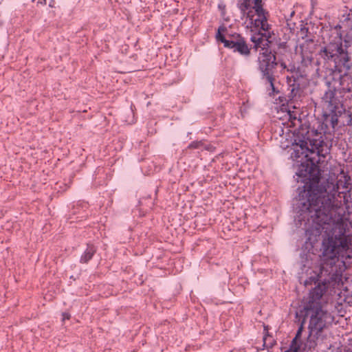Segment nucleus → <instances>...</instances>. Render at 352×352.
I'll return each mask as SVG.
<instances>
[{
	"mask_svg": "<svg viewBox=\"0 0 352 352\" xmlns=\"http://www.w3.org/2000/svg\"><path fill=\"white\" fill-rule=\"evenodd\" d=\"M349 184L341 179L334 183L329 179H309L297 188L298 195L294 200L296 225L303 226L305 244L313 248L324 232L320 263L305 280V287L314 285L309 292L304 303L305 316L309 317V335L304 346L305 352H314L318 344L325 338L324 330L333 320L330 313L322 308V297L331 286L342 280L345 266L344 258L349 250L344 234H330L332 226L342 221L344 205L350 198Z\"/></svg>",
	"mask_w": 352,
	"mask_h": 352,
	"instance_id": "obj_1",
	"label": "nucleus"
},
{
	"mask_svg": "<svg viewBox=\"0 0 352 352\" xmlns=\"http://www.w3.org/2000/svg\"><path fill=\"white\" fill-rule=\"evenodd\" d=\"M331 41L333 42L328 46L321 48L318 56L325 62L334 64L333 69L325 78L327 90L322 96V100L336 109L345 94L352 91V62L349 54L342 51L340 37L335 29Z\"/></svg>",
	"mask_w": 352,
	"mask_h": 352,
	"instance_id": "obj_2",
	"label": "nucleus"
},
{
	"mask_svg": "<svg viewBox=\"0 0 352 352\" xmlns=\"http://www.w3.org/2000/svg\"><path fill=\"white\" fill-rule=\"evenodd\" d=\"M293 152L291 157L294 160L304 157L306 163L305 171L311 174L318 168L320 162H324L327 155L330 153L331 146L324 142L323 135L317 131H307L305 135L298 134L292 144Z\"/></svg>",
	"mask_w": 352,
	"mask_h": 352,
	"instance_id": "obj_3",
	"label": "nucleus"
},
{
	"mask_svg": "<svg viewBox=\"0 0 352 352\" xmlns=\"http://www.w3.org/2000/svg\"><path fill=\"white\" fill-rule=\"evenodd\" d=\"M241 19L250 20V26H260L266 30L269 28L267 23L268 12L263 9L262 0H243L237 3Z\"/></svg>",
	"mask_w": 352,
	"mask_h": 352,
	"instance_id": "obj_4",
	"label": "nucleus"
},
{
	"mask_svg": "<svg viewBox=\"0 0 352 352\" xmlns=\"http://www.w3.org/2000/svg\"><path fill=\"white\" fill-rule=\"evenodd\" d=\"M227 31V28L223 25H220L216 34V39L223 43V46L232 50L234 53H237L241 56L247 58L251 54V47H249L245 38L240 34L234 33L228 34L225 36L222 32Z\"/></svg>",
	"mask_w": 352,
	"mask_h": 352,
	"instance_id": "obj_5",
	"label": "nucleus"
},
{
	"mask_svg": "<svg viewBox=\"0 0 352 352\" xmlns=\"http://www.w3.org/2000/svg\"><path fill=\"white\" fill-rule=\"evenodd\" d=\"M340 22L341 25L338 24L330 28L328 33L327 44L325 46H328L331 42H333L331 41L333 30L335 29L340 37L342 51L349 54L347 49L352 45V34L351 33L352 32V8H346Z\"/></svg>",
	"mask_w": 352,
	"mask_h": 352,
	"instance_id": "obj_6",
	"label": "nucleus"
},
{
	"mask_svg": "<svg viewBox=\"0 0 352 352\" xmlns=\"http://www.w3.org/2000/svg\"><path fill=\"white\" fill-rule=\"evenodd\" d=\"M287 69L286 63L281 58L276 56L270 50L266 49L264 52H260L258 57V69L261 73V78L272 80V76H274L275 69L277 65Z\"/></svg>",
	"mask_w": 352,
	"mask_h": 352,
	"instance_id": "obj_7",
	"label": "nucleus"
},
{
	"mask_svg": "<svg viewBox=\"0 0 352 352\" xmlns=\"http://www.w3.org/2000/svg\"><path fill=\"white\" fill-rule=\"evenodd\" d=\"M248 23L247 25V28H250L251 31H253V28L255 30H258V32L252 35L250 38V41L254 43V47L256 50L258 48H261L263 52L266 50L265 45H267L269 43V38H270L271 35L269 32L270 29V25H269V28L267 30H264L260 26L254 27L250 26V20H248Z\"/></svg>",
	"mask_w": 352,
	"mask_h": 352,
	"instance_id": "obj_8",
	"label": "nucleus"
},
{
	"mask_svg": "<svg viewBox=\"0 0 352 352\" xmlns=\"http://www.w3.org/2000/svg\"><path fill=\"white\" fill-rule=\"evenodd\" d=\"M309 41L312 43L313 40L307 38L305 40V43L300 45L301 51V60L300 67V69H303L304 72L306 68L311 65V63L314 60L312 53L310 51L307 50Z\"/></svg>",
	"mask_w": 352,
	"mask_h": 352,
	"instance_id": "obj_9",
	"label": "nucleus"
},
{
	"mask_svg": "<svg viewBox=\"0 0 352 352\" xmlns=\"http://www.w3.org/2000/svg\"><path fill=\"white\" fill-rule=\"evenodd\" d=\"M304 323H305V319L302 320V321L300 323V325L299 326L296 336L293 338L289 349L292 350V351L298 352L300 349V338L301 337V334L303 331L304 329Z\"/></svg>",
	"mask_w": 352,
	"mask_h": 352,
	"instance_id": "obj_10",
	"label": "nucleus"
},
{
	"mask_svg": "<svg viewBox=\"0 0 352 352\" xmlns=\"http://www.w3.org/2000/svg\"><path fill=\"white\" fill-rule=\"evenodd\" d=\"M97 251V248L93 244H87V248L82 254L80 263H87L94 256Z\"/></svg>",
	"mask_w": 352,
	"mask_h": 352,
	"instance_id": "obj_11",
	"label": "nucleus"
},
{
	"mask_svg": "<svg viewBox=\"0 0 352 352\" xmlns=\"http://www.w3.org/2000/svg\"><path fill=\"white\" fill-rule=\"evenodd\" d=\"M264 332L265 334L263 338V344L261 349L263 350L265 348L272 349L276 344V341L273 337L269 334L267 326L264 327Z\"/></svg>",
	"mask_w": 352,
	"mask_h": 352,
	"instance_id": "obj_12",
	"label": "nucleus"
},
{
	"mask_svg": "<svg viewBox=\"0 0 352 352\" xmlns=\"http://www.w3.org/2000/svg\"><path fill=\"white\" fill-rule=\"evenodd\" d=\"M289 94L288 95V98L289 100H292L295 99L297 95L299 94L300 87L298 84L293 83L289 85Z\"/></svg>",
	"mask_w": 352,
	"mask_h": 352,
	"instance_id": "obj_13",
	"label": "nucleus"
},
{
	"mask_svg": "<svg viewBox=\"0 0 352 352\" xmlns=\"http://www.w3.org/2000/svg\"><path fill=\"white\" fill-rule=\"evenodd\" d=\"M263 80H265V82L268 83L270 87L271 92L269 93L270 96H274L275 94H277L279 91L274 85V81H275V75L272 76V80H269L268 78H262Z\"/></svg>",
	"mask_w": 352,
	"mask_h": 352,
	"instance_id": "obj_14",
	"label": "nucleus"
},
{
	"mask_svg": "<svg viewBox=\"0 0 352 352\" xmlns=\"http://www.w3.org/2000/svg\"><path fill=\"white\" fill-rule=\"evenodd\" d=\"M329 121H330L332 128L334 129L337 126L338 122V118L337 114L333 113V114L331 115Z\"/></svg>",
	"mask_w": 352,
	"mask_h": 352,
	"instance_id": "obj_15",
	"label": "nucleus"
},
{
	"mask_svg": "<svg viewBox=\"0 0 352 352\" xmlns=\"http://www.w3.org/2000/svg\"><path fill=\"white\" fill-rule=\"evenodd\" d=\"M201 142H199V141H193L189 145H188V148H199L201 145Z\"/></svg>",
	"mask_w": 352,
	"mask_h": 352,
	"instance_id": "obj_16",
	"label": "nucleus"
},
{
	"mask_svg": "<svg viewBox=\"0 0 352 352\" xmlns=\"http://www.w3.org/2000/svg\"><path fill=\"white\" fill-rule=\"evenodd\" d=\"M308 32V29L306 28H302L300 29V34L301 35H306L307 32Z\"/></svg>",
	"mask_w": 352,
	"mask_h": 352,
	"instance_id": "obj_17",
	"label": "nucleus"
},
{
	"mask_svg": "<svg viewBox=\"0 0 352 352\" xmlns=\"http://www.w3.org/2000/svg\"><path fill=\"white\" fill-rule=\"evenodd\" d=\"M349 120L347 121V125H351L352 124V116L351 114H349Z\"/></svg>",
	"mask_w": 352,
	"mask_h": 352,
	"instance_id": "obj_18",
	"label": "nucleus"
},
{
	"mask_svg": "<svg viewBox=\"0 0 352 352\" xmlns=\"http://www.w3.org/2000/svg\"><path fill=\"white\" fill-rule=\"evenodd\" d=\"M63 320H65V319H69L70 317V315L67 313H63Z\"/></svg>",
	"mask_w": 352,
	"mask_h": 352,
	"instance_id": "obj_19",
	"label": "nucleus"
},
{
	"mask_svg": "<svg viewBox=\"0 0 352 352\" xmlns=\"http://www.w3.org/2000/svg\"><path fill=\"white\" fill-rule=\"evenodd\" d=\"M50 7L53 8L54 7V0H51L50 4Z\"/></svg>",
	"mask_w": 352,
	"mask_h": 352,
	"instance_id": "obj_20",
	"label": "nucleus"
},
{
	"mask_svg": "<svg viewBox=\"0 0 352 352\" xmlns=\"http://www.w3.org/2000/svg\"><path fill=\"white\" fill-rule=\"evenodd\" d=\"M41 3L43 4H46V0H41Z\"/></svg>",
	"mask_w": 352,
	"mask_h": 352,
	"instance_id": "obj_21",
	"label": "nucleus"
}]
</instances>
